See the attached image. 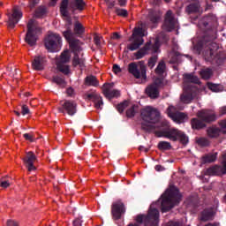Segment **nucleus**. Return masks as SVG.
I'll use <instances>...</instances> for the list:
<instances>
[{
	"mask_svg": "<svg viewBox=\"0 0 226 226\" xmlns=\"http://www.w3.org/2000/svg\"><path fill=\"white\" fill-rule=\"evenodd\" d=\"M74 33L76 34H82V33H84V26H82L79 21L74 24Z\"/></svg>",
	"mask_w": 226,
	"mask_h": 226,
	"instance_id": "nucleus-32",
	"label": "nucleus"
},
{
	"mask_svg": "<svg viewBox=\"0 0 226 226\" xmlns=\"http://www.w3.org/2000/svg\"><path fill=\"white\" fill-rule=\"evenodd\" d=\"M200 75L204 80H208V79H211V77H213V70L209 68L202 69L200 72Z\"/></svg>",
	"mask_w": 226,
	"mask_h": 226,
	"instance_id": "nucleus-27",
	"label": "nucleus"
},
{
	"mask_svg": "<svg viewBox=\"0 0 226 226\" xmlns=\"http://www.w3.org/2000/svg\"><path fill=\"white\" fill-rule=\"evenodd\" d=\"M168 226H179V223L174 222H170L168 223Z\"/></svg>",
	"mask_w": 226,
	"mask_h": 226,
	"instance_id": "nucleus-55",
	"label": "nucleus"
},
{
	"mask_svg": "<svg viewBox=\"0 0 226 226\" xmlns=\"http://www.w3.org/2000/svg\"><path fill=\"white\" fill-rule=\"evenodd\" d=\"M221 129L215 126L209 127L207 129V135L212 139L216 137H220V133H226V120H222L220 122Z\"/></svg>",
	"mask_w": 226,
	"mask_h": 226,
	"instance_id": "nucleus-22",
	"label": "nucleus"
},
{
	"mask_svg": "<svg viewBox=\"0 0 226 226\" xmlns=\"http://www.w3.org/2000/svg\"><path fill=\"white\" fill-rule=\"evenodd\" d=\"M61 35L49 33L44 40V46L49 52H59L61 50Z\"/></svg>",
	"mask_w": 226,
	"mask_h": 226,
	"instance_id": "nucleus-9",
	"label": "nucleus"
},
{
	"mask_svg": "<svg viewBox=\"0 0 226 226\" xmlns=\"http://www.w3.org/2000/svg\"><path fill=\"white\" fill-rule=\"evenodd\" d=\"M181 197L179 190L176 188L168 189L161 199L162 213H167V211H170L174 206H177V204L181 202Z\"/></svg>",
	"mask_w": 226,
	"mask_h": 226,
	"instance_id": "nucleus-3",
	"label": "nucleus"
},
{
	"mask_svg": "<svg viewBox=\"0 0 226 226\" xmlns=\"http://www.w3.org/2000/svg\"><path fill=\"white\" fill-rule=\"evenodd\" d=\"M40 3V0H29V7L34 8V4H38Z\"/></svg>",
	"mask_w": 226,
	"mask_h": 226,
	"instance_id": "nucleus-50",
	"label": "nucleus"
},
{
	"mask_svg": "<svg viewBox=\"0 0 226 226\" xmlns=\"http://www.w3.org/2000/svg\"><path fill=\"white\" fill-rule=\"evenodd\" d=\"M21 114L22 116H26V114H29V107L27 105H22L21 106Z\"/></svg>",
	"mask_w": 226,
	"mask_h": 226,
	"instance_id": "nucleus-44",
	"label": "nucleus"
},
{
	"mask_svg": "<svg viewBox=\"0 0 226 226\" xmlns=\"http://www.w3.org/2000/svg\"><path fill=\"white\" fill-rule=\"evenodd\" d=\"M198 142L201 145V146H207V144H209V142L207 141V139H206L205 138H201L198 140Z\"/></svg>",
	"mask_w": 226,
	"mask_h": 226,
	"instance_id": "nucleus-46",
	"label": "nucleus"
},
{
	"mask_svg": "<svg viewBox=\"0 0 226 226\" xmlns=\"http://www.w3.org/2000/svg\"><path fill=\"white\" fill-rule=\"evenodd\" d=\"M66 93H67L68 96H72L73 95V88H68Z\"/></svg>",
	"mask_w": 226,
	"mask_h": 226,
	"instance_id": "nucleus-54",
	"label": "nucleus"
},
{
	"mask_svg": "<svg viewBox=\"0 0 226 226\" xmlns=\"http://www.w3.org/2000/svg\"><path fill=\"white\" fill-rule=\"evenodd\" d=\"M206 226H215V225H213V224H211V223H208V224H207Z\"/></svg>",
	"mask_w": 226,
	"mask_h": 226,
	"instance_id": "nucleus-61",
	"label": "nucleus"
},
{
	"mask_svg": "<svg viewBox=\"0 0 226 226\" xmlns=\"http://www.w3.org/2000/svg\"><path fill=\"white\" fill-rule=\"evenodd\" d=\"M128 105H130V102L124 101V102L118 104L117 109L118 112H124L126 107H128Z\"/></svg>",
	"mask_w": 226,
	"mask_h": 226,
	"instance_id": "nucleus-37",
	"label": "nucleus"
},
{
	"mask_svg": "<svg viewBox=\"0 0 226 226\" xmlns=\"http://www.w3.org/2000/svg\"><path fill=\"white\" fill-rule=\"evenodd\" d=\"M198 117L201 120L193 118L191 122L192 128L195 130L204 128V126H206L205 123H211V121H215L216 119V115H215V111L213 110L203 109L198 113Z\"/></svg>",
	"mask_w": 226,
	"mask_h": 226,
	"instance_id": "nucleus-4",
	"label": "nucleus"
},
{
	"mask_svg": "<svg viewBox=\"0 0 226 226\" xmlns=\"http://www.w3.org/2000/svg\"><path fill=\"white\" fill-rule=\"evenodd\" d=\"M7 226H19V223L13 220H9L7 222Z\"/></svg>",
	"mask_w": 226,
	"mask_h": 226,
	"instance_id": "nucleus-51",
	"label": "nucleus"
},
{
	"mask_svg": "<svg viewBox=\"0 0 226 226\" xmlns=\"http://www.w3.org/2000/svg\"><path fill=\"white\" fill-rule=\"evenodd\" d=\"M166 3H170V0H164Z\"/></svg>",
	"mask_w": 226,
	"mask_h": 226,
	"instance_id": "nucleus-62",
	"label": "nucleus"
},
{
	"mask_svg": "<svg viewBox=\"0 0 226 226\" xmlns=\"http://www.w3.org/2000/svg\"><path fill=\"white\" fill-rule=\"evenodd\" d=\"M155 170H158V171L162 170V166L160 165L155 166Z\"/></svg>",
	"mask_w": 226,
	"mask_h": 226,
	"instance_id": "nucleus-57",
	"label": "nucleus"
},
{
	"mask_svg": "<svg viewBox=\"0 0 226 226\" xmlns=\"http://www.w3.org/2000/svg\"><path fill=\"white\" fill-rule=\"evenodd\" d=\"M112 40H119V38H121V35H119V34L117 33H114L111 36Z\"/></svg>",
	"mask_w": 226,
	"mask_h": 226,
	"instance_id": "nucleus-52",
	"label": "nucleus"
},
{
	"mask_svg": "<svg viewBox=\"0 0 226 226\" xmlns=\"http://www.w3.org/2000/svg\"><path fill=\"white\" fill-rule=\"evenodd\" d=\"M53 81H55L58 86H62V87H64L65 86L64 79L63 78L55 77L53 78Z\"/></svg>",
	"mask_w": 226,
	"mask_h": 226,
	"instance_id": "nucleus-42",
	"label": "nucleus"
},
{
	"mask_svg": "<svg viewBox=\"0 0 226 226\" xmlns=\"http://www.w3.org/2000/svg\"><path fill=\"white\" fill-rule=\"evenodd\" d=\"M56 3H57V0H50L49 6H56Z\"/></svg>",
	"mask_w": 226,
	"mask_h": 226,
	"instance_id": "nucleus-56",
	"label": "nucleus"
},
{
	"mask_svg": "<svg viewBox=\"0 0 226 226\" xmlns=\"http://www.w3.org/2000/svg\"><path fill=\"white\" fill-rule=\"evenodd\" d=\"M207 87L210 91H213V93H220V91H223V87H222V85L208 82L207 83Z\"/></svg>",
	"mask_w": 226,
	"mask_h": 226,
	"instance_id": "nucleus-28",
	"label": "nucleus"
},
{
	"mask_svg": "<svg viewBox=\"0 0 226 226\" xmlns=\"http://www.w3.org/2000/svg\"><path fill=\"white\" fill-rule=\"evenodd\" d=\"M60 13L66 21L67 26V30L63 33L64 37L68 41L72 52H74L72 65L84 68V58L79 56V54L82 52V42L75 39V34L72 33V28H70V26H72V19L68 15V0H62Z\"/></svg>",
	"mask_w": 226,
	"mask_h": 226,
	"instance_id": "nucleus-2",
	"label": "nucleus"
},
{
	"mask_svg": "<svg viewBox=\"0 0 226 226\" xmlns=\"http://www.w3.org/2000/svg\"><path fill=\"white\" fill-rule=\"evenodd\" d=\"M102 94H104L105 98H108L109 100L121 96V92H119V90L114 89V84L106 83L102 86Z\"/></svg>",
	"mask_w": 226,
	"mask_h": 226,
	"instance_id": "nucleus-18",
	"label": "nucleus"
},
{
	"mask_svg": "<svg viewBox=\"0 0 226 226\" xmlns=\"http://www.w3.org/2000/svg\"><path fill=\"white\" fill-rule=\"evenodd\" d=\"M113 72L117 75V73H121V68L118 67L117 64L113 65Z\"/></svg>",
	"mask_w": 226,
	"mask_h": 226,
	"instance_id": "nucleus-49",
	"label": "nucleus"
},
{
	"mask_svg": "<svg viewBox=\"0 0 226 226\" xmlns=\"http://www.w3.org/2000/svg\"><path fill=\"white\" fill-rule=\"evenodd\" d=\"M189 82L192 84H200V80L197 76H194L193 74H185L184 75V93L180 96V102L182 103H190L192 100H193V94L188 90H186V85L189 84Z\"/></svg>",
	"mask_w": 226,
	"mask_h": 226,
	"instance_id": "nucleus-7",
	"label": "nucleus"
},
{
	"mask_svg": "<svg viewBox=\"0 0 226 226\" xmlns=\"http://www.w3.org/2000/svg\"><path fill=\"white\" fill-rule=\"evenodd\" d=\"M151 22H153L154 24H156V22H158V20H160V14L151 17L150 18Z\"/></svg>",
	"mask_w": 226,
	"mask_h": 226,
	"instance_id": "nucleus-47",
	"label": "nucleus"
},
{
	"mask_svg": "<svg viewBox=\"0 0 226 226\" xmlns=\"http://www.w3.org/2000/svg\"><path fill=\"white\" fill-rule=\"evenodd\" d=\"M212 1H214V2H215V3H218V1H220V0H212Z\"/></svg>",
	"mask_w": 226,
	"mask_h": 226,
	"instance_id": "nucleus-64",
	"label": "nucleus"
},
{
	"mask_svg": "<svg viewBox=\"0 0 226 226\" xmlns=\"http://www.w3.org/2000/svg\"><path fill=\"white\" fill-rule=\"evenodd\" d=\"M215 45H216V44H215V43H212V44H211V47H215Z\"/></svg>",
	"mask_w": 226,
	"mask_h": 226,
	"instance_id": "nucleus-63",
	"label": "nucleus"
},
{
	"mask_svg": "<svg viewBox=\"0 0 226 226\" xmlns=\"http://www.w3.org/2000/svg\"><path fill=\"white\" fill-rule=\"evenodd\" d=\"M215 210L213 208L205 209L200 215L201 222H209V220H213V216H215Z\"/></svg>",
	"mask_w": 226,
	"mask_h": 226,
	"instance_id": "nucleus-26",
	"label": "nucleus"
},
{
	"mask_svg": "<svg viewBox=\"0 0 226 226\" xmlns=\"http://www.w3.org/2000/svg\"><path fill=\"white\" fill-rule=\"evenodd\" d=\"M23 137L26 140H29V142H34V136L31 133H25Z\"/></svg>",
	"mask_w": 226,
	"mask_h": 226,
	"instance_id": "nucleus-43",
	"label": "nucleus"
},
{
	"mask_svg": "<svg viewBox=\"0 0 226 226\" xmlns=\"http://www.w3.org/2000/svg\"><path fill=\"white\" fill-rule=\"evenodd\" d=\"M141 128L145 132L155 133L157 137H165L170 140L176 141L181 131L177 129H169L158 132V128L163 126L160 122V112L152 107H147L141 110Z\"/></svg>",
	"mask_w": 226,
	"mask_h": 226,
	"instance_id": "nucleus-1",
	"label": "nucleus"
},
{
	"mask_svg": "<svg viewBox=\"0 0 226 226\" xmlns=\"http://www.w3.org/2000/svg\"><path fill=\"white\" fill-rule=\"evenodd\" d=\"M14 114H16V116H18V117H20V112H19V111H14Z\"/></svg>",
	"mask_w": 226,
	"mask_h": 226,
	"instance_id": "nucleus-59",
	"label": "nucleus"
},
{
	"mask_svg": "<svg viewBox=\"0 0 226 226\" xmlns=\"http://www.w3.org/2000/svg\"><path fill=\"white\" fill-rule=\"evenodd\" d=\"M155 73L157 75H162L165 73V62L161 61L155 69Z\"/></svg>",
	"mask_w": 226,
	"mask_h": 226,
	"instance_id": "nucleus-30",
	"label": "nucleus"
},
{
	"mask_svg": "<svg viewBox=\"0 0 226 226\" xmlns=\"http://www.w3.org/2000/svg\"><path fill=\"white\" fill-rule=\"evenodd\" d=\"M70 50H64L56 61V68L58 72H61L64 75L70 73V66L66 64V63L70 62Z\"/></svg>",
	"mask_w": 226,
	"mask_h": 226,
	"instance_id": "nucleus-14",
	"label": "nucleus"
},
{
	"mask_svg": "<svg viewBox=\"0 0 226 226\" xmlns=\"http://www.w3.org/2000/svg\"><path fill=\"white\" fill-rule=\"evenodd\" d=\"M109 8H114V3L109 4Z\"/></svg>",
	"mask_w": 226,
	"mask_h": 226,
	"instance_id": "nucleus-60",
	"label": "nucleus"
},
{
	"mask_svg": "<svg viewBox=\"0 0 226 226\" xmlns=\"http://www.w3.org/2000/svg\"><path fill=\"white\" fill-rule=\"evenodd\" d=\"M41 33V28L35 20L30 19L27 24V32L25 38V41L30 45V47H34L36 41H38V34Z\"/></svg>",
	"mask_w": 226,
	"mask_h": 226,
	"instance_id": "nucleus-5",
	"label": "nucleus"
},
{
	"mask_svg": "<svg viewBox=\"0 0 226 226\" xmlns=\"http://www.w3.org/2000/svg\"><path fill=\"white\" fill-rule=\"evenodd\" d=\"M23 162L28 172H33L36 170V166L34 165V163H36L37 159H36V155H34V153L33 152L26 153L25 158L23 159Z\"/></svg>",
	"mask_w": 226,
	"mask_h": 226,
	"instance_id": "nucleus-21",
	"label": "nucleus"
},
{
	"mask_svg": "<svg viewBox=\"0 0 226 226\" xmlns=\"http://www.w3.org/2000/svg\"><path fill=\"white\" fill-rule=\"evenodd\" d=\"M94 41L95 45H97V47H100V45L102 44V37H100L99 35H95L94 37Z\"/></svg>",
	"mask_w": 226,
	"mask_h": 226,
	"instance_id": "nucleus-45",
	"label": "nucleus"
},
{
	"mask_svg": "<svg viewBox=\"0 0 226 226\" xmlns=\"http://www.w3.org/2000/svg\"><path fill=\"white\" fill-rule=\"evenodd\" d=\"M11 185V178L10 177H3L0 180L1 188H8Z\"/></svg>",
	"mask_w": 226,
	"mask_h": 226,
	"instance_id": "nucleus-31",
	"label": "nucleus"
},
{
	"mask_svg": "<svg viewBox=\"0 0 226 226\" xmlns=\"http://www.w3.org/2000/svg\"><path fill=\"white\" fill-rule=\"evenodd\" d=\"M58 110L63 114H68V116H75L77 114V102L75 101H63Z\"/></svg>",
	"mask_w": 226,
	"mask_h": 226,
	"instance_id": "nucleus-15",
	"label": "nucleus"
},
{
	"mask_svg": "<svg viewBox=\"0 0 226 226\" xmlns=\"http://www.w3.org/2000/svg\"><path fill=\"white\" fill-rule=\"evenodd\" d=\"M176 27H177V19L174 18L172 11H168L165 16L163 29L165 31H172Z\"/></svg>",
	"mask_w": 226,
	"mask_h": 226,
	"instance_id": "nucleus-19",
	"label": "nucleus"
},
{
	"mask_svg": "<svg viewBox=\"0 0 226 226\" xmlns=\"http://www.w3.org/2000/svg\"><path fill=\"white\" fill-rule=\"evenodd\" d=\"M158 218L160 212L154 208V205H151L147 215H138L136 217L137 223L145 222V226H158Z\"/></svg>",
	"mask_w": 226,
	"mask_h": 226,
	"instance_id": "nucleus-6",
	"label": "nucleus"
},
{
	"mask_svg": "<svg viewBox=\"0 0 226 226\" xmlns=\"http://www.w3.org/2000/svg\"><path fill=\"white\" fill-rule=\"evenodd\" d=\"M124 213H126V207L123 201L117 200L111 205V215L113 216V220H120Z\"/></svg>",
	"mask_w": 226,
	"mask_h": 226,
	"instance_id": "nucleus-16",
	"label": "nucleus"
},
{
	"mask_svg": "<svg viewBox=\"0 0 226 226\" xmlns=\"http://www.w3.org/2000/svg\"><path fill=\"white\" fill-rule=\"evenodd\" d=\"M119 6H126V0H118Z\"/></svg>",
	"mask_w": 226,
	"mask_h": 226,
	"instance_id": "nucleus-53",
	"label": "nucleus"
},
{
	"mask_svg": "<svg viewBox=\"0 0 226 226\" xmlns=\"http://www.w3.org/2000/svg\"><path fill=\"white\" fill-rule=\"evenodd\" d=\"M70 8L73 13L75 11H82L86 8V3L84 0H73L70 4Z\"/></svg>",
	"mask_w": 226,
	"mask_h": 226,
	"instance_id": "nucleus-25",
	"label": "nucleus"
},
{
	"mask_svg": "<svg viewBox=\"0 0 226 226\" xmlns=\"http://www.w3.org/2000/svg\"><path fill=\"white\" fill-rule=\"evenodd\" d=\"M85 100H88L89 102H93L94 103L95 109H102L103 107V99L102 95L96 92V90H91L85 94Z\"/></svg>",
	"mask_w": 226,
	"mask_h": 226,
	"instance_id": "nucleus-17",
	"label": "nucleus"
},
{
	"mask_svg": "<svg viewBox=\"0 0 226 226\" xmlns=\"http://www.w3.org/2000/svg\"><path fill=\"white\" fill-rule=\"evenodd\" d=\"M203 54L207 61H211V59L215 57V51L211 48H209V50L205 51Z\"/></svg>",
	"mask_w": 226,
	"mask_h": 226,
	"instance_id": "nucleus-35",
	"label": "nucleus"
},
{
	"mask_svg": "<svg viewBox=\"0 0 226 226\" xmlns=\"http://www.w3.org/2000/svg\"><path fill=\"white\" fill-rule=\"evenodd\" d=\"M177 139L180 140V142H182V144H188V137L185 135V133L181 132V131L177 136Z\"/></svg>",
	"mask_w": 226,
	"mask_h": 226,
	"instance_id": "nucleus-38",
	"label": "nucleus"
},
{
	"mask_svg": "<svg viewBox=\"0 0 226 226\" xmlns=\"http://www.w3.org/2000/svg\"><path fill=\"white\" fill-rule=\"evenodd\" d=\"M7 26L13 29L19 24V20L22 19V10L19 6H14L11 11H7Z\"/></svg>",
	"mask_w": 226,
	"mask_h": 226,
	"instance_id": "nucleus-13",
	"label": "nucleus"
},
{
	"mask_svg": "<svg viewBox=\"0 0 226 226\" xmlns=\"http://www.w3.org/2000/svg\"><path fill=\"white\" fill-rule=\"evenodd\" d=\"M222 166H214L207 170L209 176H222V174H226V153L222 154Z\"/></svg>",
	"mask_w": 226,
	"mask_h": 226,
	"instance_id": "nucleus-20",
	"label": "nucleus"
},
{
	"mask_svg": "<svg viewBox=\"0 0 226 226\" xmlns=\"http://www.w3.org/2000/svg\"><path fill=\"white\" fill-rule=\"evenodd\" d=\"M146 34H147V33L142 27H135L131 38L129 39L132 43L127 46V49L129 50H137V49L144 43V39H142V37L146 36Z\"/></svg>",
	"mask_w": 226,
	"mask_h": 226,
	"instance_id": "nucleus-10",
	"label": "nucleus"
},
{
	"mask_svg": "<svg viewBox=\"0 0 226 226\" xmlns=\"http://www.w3.org/2000/svg\"><path fill=\"white\" fill-rule=\"evenodd\" d=\"M188 11L197 12L200 10V5L199 4H192L187 7Z\"/></svg>",
	"mask_w": 226,
	"mask_h": 226,
	"instance_id": "nucleus-36",
	"label": "nucleus"
},
{
	"mask_svg": "<svg viewBox=\"0 0 226 226\" xmlns=\"http://www.w3.org/2000/svg\"><path fill=\"white\" fill-rule=\"evenodd\" d=\"M148 52H152V54L160 52V39L158 37L152 39L144 48L134 53L133 56L135 59H142Z\"/></svg>",
	"mask_w": 226,
	"mask_h": 226,
	"instance_id": "nucleus-8",
	"label": "nucleus"
},
{
	"mask_svg": "<svg viewBox=\"0 0 226 226\" xmlns=\"http://www.w3.org/2000/svg\"><path fill=\"white\" fill-rule=\"evenodd\" d=\"M171 146L170 142L167 141H161L158 144V148L161 149L162 151H167L170 149Z\"/></svg>",
	"mask_w": 226,
	"mask_h": 226,
	"instance_id": "nucleus-34",
	"label": "nucleus"
},
{
	"mask_svg": "<svg viewBox=\"0 0 226 226\" xmlns=\"http://www.w3.org/2000/svg\"><path fill=\"white\" fill-rule=\"evenodd\" d=\"M162 79H157L154 84L147 87L146 93L150 98H158L159 89L160 86H162Z\"/></svg>",
	"mask_w": 226,
	"mask_h": 226,
	"instance_id": "nucleus-23",
	"label": "nucleus"
},
{
	"mask_svg": "<svg viewBox=\"0 0 226 226\" xmlns=\"http://www.w3.org/2000/svg\"><path fill=\"white\" fill-rule=\"evenodd\" d=\"M156 61H158V56H152L148 60V66H149V68H154V65L156 64Z\"/></svg>",
	"mask_w": 226,
	"mask_h": 226,
	"instance_id": "nucleus-40",
	"label": "nucleus"
},
{
	"mask_svg": "<svg viewBox=\"0 0 226 226\" xmlns=\"http://www.w3.org/2000/svg\"><path fill=\"white\" fill-rule=\"evenodd\" d=\"M216 156H218L217 153L208 154L202 158L203 163H211L216 160Z\"/></svg>",
	"mask_w": 226,
	"mask_h": 226,
	"instance_id": "nucleus-29",
	"label": "nucleus"
},
{
	"mask_svg": "<svg viewBox=\"0 0 226 226\" xmlns=\"http://www.w3.org/2000/svg\"><path fill=\"white\" fill-rule=\"evenodd\" d=\"M129 73L133 75L135 79H141V80H146V64L143 61L138 63H131L128 65Z\"/></svg>",
	"mask_w": 226,
	"mask_h": 226,
	"instance_id": "nucleus-11",
	"label": "nucleus"
},
{
	"mask_svg": "<svg viewBox=\"0 0 226 226\" xmlns=\"http://www.w3.org/2000/svg\"><path fill=\"white\" fill-rule=\"evenodd\" d=\"M116 13H117V15H118V17H128V11H126L124 9L117 8Z\"/></svg>",
	"mask_w": 226,
	"mask_h": 226,
	"instance_id": "nucleus-39",
	"label": "nucleus"
},
{
	"mask_svg": "<svg viewBox=\"0 0 226 226\" xmlns=\"http://www.w3.org/2000/svg\"><path fill=\"white\" fill-rule=\"evenodd\" d=\"M136 107L133 105L126 111L127 117H133L135 116V110Z\"/></svg>",
	"mask_w": 226,
	"mask_h": 226,
	"instance_id": "nucleus-41",
	"label": "nucleus"
},
{
	"mask_svg": "<svg viewBox=\"0 0 226 226\" xmlns=\"http://www.w3.org/2000/svg\"><path fill=\"white\" fill-rule=\"evenodd\" d=\"M86 82L88 86H98V79L94 76L87 77Z\"/></svg>",
	"mask_w": 226,
	"mask_h": 226,
	"instance_id": "nucleus-33",
	"label": "nucleus"
},
{
	"mask_svg": "<svg viewBox=\"0 0 226 226\" xmlns=\"http://www.w3.org/2000/svg\"><path fill=\"white\" fill-rule=\"evenodd\" d=\"M72 226H82V220L76 219L72 222Z\"/></svg>",
	"mask_w": 226,
	"mask_h": 226,
	"instance_id": "nucleus-48",
	"label": "nucleus"
},
{
	"mask_svg": "<svg viewBox=\"0 0 226 226\" xmlns=\"http://www.w3.org/2000/svg\"><path fill=\"white\" fill-rule=\"evenodd\" d=\"M45 57L44 56H35L34 58V61L32 62V67L34 70H43L44 66H45Z\"/></svg>",
	"mask_w": 226,
	"mask_h": 226,
	"instance_id": "nucleus-24",
	"label": "nucleus"
},
{
	"mask_svg": "<svg viewBox=\"0 0 226 226\" xmlns=\"http://www.w3.org/2000/svg\"><path fill=\"white\" fill-rule=\"evenodd\" d=\"M177 110H183V108L181 107H174L170 106L167 109V114L174 123H177V124H181V123H185V121H188V116L185 113L179 112Z\"/></svg>",
	"mask_w": 226,
	"mask_h": 226,
	"instance_id": "nucleus-12",
	"label": "nucleus"
},
{
	"mask_svg": "<svg viewBox=\"0 0 226 226\" xmlns=\"http://www.w3.org/2000/svg\"><path fill=\"white\" fill-rule=\"evenodd\" d=\"M222 114H226V107H223V108L222 109Z\"/></svg>",
	"mask_w": 226,
	"mask_h": 226,
	"instance_id": "nucleus-58",
	"label": "nucleus"
}]
</instances>
